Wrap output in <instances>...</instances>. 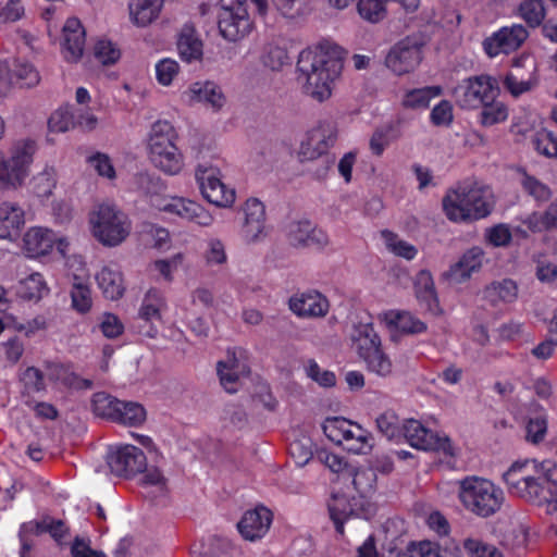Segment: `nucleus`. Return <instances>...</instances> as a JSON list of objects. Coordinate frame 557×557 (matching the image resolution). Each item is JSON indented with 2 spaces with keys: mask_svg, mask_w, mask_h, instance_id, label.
Returning <instances> with one entry per match:
<instances>
[{
  "mask_svg": "<svg viewBox=\"0 0 557 557\" xmlns=\"http://www.w3.org/2000/svg\"><path fill=\"white\" fill-rule=\"evenodd\" d=\"M287 61L288 54L284 48L275 44L265 45L261 55V62L265 67H269L272 71H278L287 63Z\"/></svg>",
  "mask_w": 557,
  "mask_h": 557,
  "instance_id": "nucleus-51",
  "label": "nucleus"
},
{
  "mask_svg": "<svg viewBox=\"0 0 557 557\" xmlns=\"http://www.w3.org/2000/svg\"><path fill=\"white\" fill-rule=\"evenodd\" d=\"M99 288L106 298L116 300L124 294L122 273L112 267H103L96 276Z\"/></svg>",
  "mask_w": 557,
  "mask_h": 557,
  "instance_id": "nucleus-30",
  "label": "nucleus"
},
{
  "mask_svg": "<svg viewBox=\"0 0 557 557\" xmlns=\"http://www.w3.org/2000/svg\"><path fill=\"white\" fill-rule=\"evenodd\" d=\"M463 548L470 557H503L495 546L475 539H466Z\"/></svg>",
  "mask_w": 557,
  "mask_h": 557,
  "instance_id": "nucleus-61",
  "label": "nucleus"
},
{
  "mask_svg": "<svg viewBox=\"0 0 557 557\" xmlns=\"http://www.w3.org/2000/svg\"><path fill=\"white\" fill-rule=\"evenodd\" d=\"M187 95L190 102L203 103L213 110H220L225 102L220 87L212 82H197L191 84Z\"/></svg>",
  "mask_w": 557,
  "mask_h": 557,
  "instance_id": "nucleus-25",
  "label": "nucleus"
},
{
  "mask_svg": "<svg viewBox=\"0 0 557 557\" xmlns=\"http://www.w3.org/2000/svg\"><path fill=\"white\" fill-rule=\"evenodd\" d=\"M122 400L104 392L92 396V411L96 416L115 422Z\"/></svg>",
  "mask_w": 557,
  "mask_h": 557,
  "instance_id": "nucleus-35",
  "label": "nucleus"
},
{
  "mask_svg": "<svg viewBox=\"0 0 557 557\" xmlns=\"http://www.w3.org/2000/svg\"><path fill=\"white\" fill-rule=\"evenodd\" d=\"M238 368L239 363L234 356L227 362H218V374L221 385L230 394L237 392Z\"/></svg>",
  "mask_w": 557,
  "mask_h": 557,
  "instance_id": "nucleus-43",
  "label": "nucleus"
},
{
  "mask_svg": "<svg viewBox=\"0 0 557 557\" xmlns=\"http://www.w3.org/2000/svg\"><path fill=\"white\" fill-rule=\"evenodd\" d=\"M196 180L203 198L216 207H231L235 201V190L221 181L220 171L212 166L198 165Z\"/></svg>",
  "mask_w": 557,
  "mask_h": 557,
  "instance_id": "nucleus-12",
  "label": "nucleus"
},
{
  "mask_svg": "<svg viewBox=\"0 0 557 557\" xmlns=\"http://www.w3.org/2000/svg\"><path fill=\"white\" fill-rule=\"evenodd\" d=\"M162 0H132L128 4L131 21L138 27L151 24L160 14Z\"/></svg>",
  "mask_w": 557,
  "mask_h": 557,
  "instance_id": "nucleus-29",
  "label": "nucleus"
},
{
  "mask_svg": "<svg viewBox=\"0 0 557 557\" xmlns=\"http://www.w3.org/2000/svg\"><path fill=\"white\" fill-rule=\"evenodd\" d=\"M85 29L76 17L67 18L63 26V52L69 62H77L82 57L86 41Z\"/></svg>",
  "mask_w": 557,
  "mask_h": 557,
  "instance_id": "nucleus-21",
  "label": "nucleus"
},
{
  "mask_svg": "<svg viewBox=\"0 0 557 557\" xmlns=\"http://www.w3.org/2000/svg\"><path fill=\"white\" fill-rule=\"evenodd\" d=\"M484 255V250L481 247H471L456 263L450 265V268L443 273V278L453 284L466 282L470 278L472 273L481 269Z\"/></svg>",
  "mask_w": 557,
  "mask_h": 557,
  "instance_id": "nucleus-18",
  "label": "nucleus"
},
{
  "mask_svg": "<svg viewBox=\"0 0 557 557\" xmlns=\"http://www.w3.org/2000/svg\"><path fill=\"white\" fill-rule=\"evenodd\" d=\"M442 94L440 86H428L423 88L411 89L407 91L403 99V106L407 109H425L429 107L432 98Z\"/></svg>",
  "mask_w": 557,
  "mask_h": 557,
  "instance_id": "nucleus-37",
  "label": "nucleus"
},
{
  "mask_svg": "<svg viewBox=\"0 0 557 557\" xmlns=\"http://www.w3.org/2000/svg\"><path fill=\"white\" fill-rule=\"evenodd\" d=\"M327 507L336 532L343 535L345 521L355 515L350 499L344 494H334Z\"/></svg>",
  "mask_w": 557,
  "mask_h": 557,
  "instance_id": "nucleus-33",
  "label": "nucleus"
},
{
  "mask_svg": "<svg viewBox=\"0 0 557 557\" xmlns=\"http://www.w3.org/2000/svg\"><path fill=\"white\" fill-rule=\"evenodd\" d=\"M289 309L299 318H322L330 309L329 300L317 290L293 295L288 300Z\"/></svg>",
  "mask_w": 557,
  "mask_h": 557,
  "instance_id": "nucleus-17",
  "label": "nucleus"
},
{
  "mask_svg": "<svg viewBox=\"0 0 557 557\" xmlns=\"http://www.w3.org/2000/svg\"><path fill=\"white\" fill-rule=\"evenodd\" d=\"M401 431L413 448L440 451L449 457L455 455L449 437L435 434L418 420H406L401 425Z\"/></svg>",
  "mask_w": 557,
  "mask_h": 557,
  "instance_id": "nucleus-11",
  "label": "nucleus"
},
{
  "mask_svg": "<svg viewBox=\"0 0 557 557\" xmlns=\"http://www.w3.org/2000/svg\"><path fill=\"white\" fill-rule=\"evenodd\" d=\"M383 236L386 239V245L391 251H393L396 256L403 257L407 260H412L418 250L417 248L397 237V235L393 234L392 232H383Z\"/></svg>",
  "mask_w": 557,
  "mask_h": 557,
  "instance_id": "nucleus-56",
  "label": "nucleus"
},
{
  "mask_svg": "<svg viewBox=\"0 0 557 557\" xmlns=\"http://www.w3.org/2000/svg\"><path fill=\"white\" fill-rule=\"evenodd\" d=\"M399 137L393 124L377 127L370 137L369 147L371 152L381 157L391 143Z\"/></svg>",
  "mask_w": 557,
  "mask_h": 557,
  "instance_id": "nucleus-41",
  "label": "nucleus"
},
{
  "mask_svg": "<svg viewBox=\"0 0 557 557\" xmlns=\"http://www.w3.org/2000/svg\"><path fill=\"white\" fill-rule=\"evenodd\" d=\"M322 429L329 440L337 445H344L350 453L367 454L372 447L369 433L344 418H327Z\"/></svg>",
  "mask_w": 557,
  "mask_h": 557,
  "instance_id": "nucleus-8",
  "label": "nucleus"
},
{
  "mask_svg": "<svg viewBox=\"0 0 557 557\" xmlns=\"http://www.w3.org/2000/svg\"><path fill=\"white\" fill-rule=\"evenodd\" d=\"M57 237L54 233L44 227H33L24 236V247L28 256L37 258L45 256L52 249Z\"/></svg>",
  "mask_w": 557,
  "mask_h": 557,
  "instance_id": "nucleus-26",
  "label": "nucleus"
},
{
  "mask_svg": "<svg viewBox=\"0 0 557 557\" xmlns=\"http://www.w3.org/2000/svg\"><path fill=\"white\" fill-rule=\"evenodd\" d=\"M414 292L418 300L430 311L438 306L437 295L435 292L434 281L428 270H421L414 278Z\"/></svg>",
  "mask_w": 557,
  "mask_h": 557,
  "instance_id": "nucleus-32",
  "label": "nucleus"
},
{
  "mask_svg": "<svg viewBox=\"0 0 557 557\" xmlns=\"http://www.w3.org/2000/svg\"><path fill=\"white\" fill-rule=\"evenodd\" d=\"M72 308L79 313H86L92 306L91 290L81 277L74 276L70 292Z\"/></svg>",
  "mask_w": 557,
  "mask_h": 557,
  "instance_id": "nucleus-39",
  "label": "nucleus"
},
{
  "mask_svg": "<svg viewBox=\"0 0 557 557\" xmlns=\"http://www.w3.org/2000/svg\"><path fill=\"white\" fill-rule=\"evenodd\" d=\"M521 186L537 202H546L553 196L552 189L546 184L525 172L522 174Z\"/></svg>",
  "mask_w": 557,
  "mask_h": 557,
  "instance_id": "nucleus-46",
  "label": "nucleus"
},
{
  "mask_svg": "<svg viewBox=\"0 0 557 557\" xmlns=\"http://www.w3.org/2000/svg\"><path fill=\"white\" fill-rule=\"evenodd\" d=\"M497 82L488 75L472 76L461 81L451 96L461 109H478L486 101L496 99Z\"/></svg>",
  "mask_w": 557,
  "mask_h": 557,
  "instance_id": "nucleus-9",
  "label": "nucleus"
},
{
  "mask_svg": "<svg viewBox=\"0 0 557 557\" xmlns=\"http://www.w3.org/2000/svg\"><path fill=\"white\" fill-rule=\"evenodd\" d=\"M480 108H482L480 114L481 124L484 126H492L494 124L504 122L508 116V109L502 101H486Z\"/></svg>",
  "mask_w": 557,
  "mask_h": 557,
  "instance_id": "nucleus-48",
  "label": "nucleus"
},
{
  "mask_svg": "<svg viewBox=\"0 0 557 557\" xmlns=\"http://www.w3.org/2000/svg\"><path fill=\"white\" fill-rule=\"evenodd\" d=\"M524 224L533 233L557 230V199L545 211L530 214Z\"/></svg>",
  "mask_w": 557,
  "mask_h": 557,
  "instance_id": "nucleus-34",
  "label": "nucleus"
},
{
  "mask_svg": "<svg viewBox=\"0 0 557 557\" xmlns=\"http://www.w3.org/2000/svg\"><path fill=\"white\" fill-rule=\"evenodd\" d=\"M247 0H220L218 27L221 36L232 42L246 37L252 29Z\"/></svg>",
  "mask_w": 557,
  "mask_h": 557,
  "instance_id": "nucleus-7",
  "label": "nucleus"
},
{
  "mask_svg": "<svg viewBox=\"0 0 557 557\" xmlns=\"http://www.w3.org/2000/svg\"><path fill=\"white\" fill-rule=\"evenodd\" d=\"M385 0H359L357 3L360 16L370 22L377 23L386 15Z\"/></svg>",
  "mask_w": 557,
  "mask_h": 557,
  "instance_id": "nucleus-50",
  "label": "nucleus"
},
{
  "mask_svg": "<svg viewBox=\"0 0 557 557\" xmlns=\"http://www.w3.org/2000/svg\"><path fill=\"white\" fill-rule=\"evenodd\" d=\"M529 37L528 29L522 24L504 26L486 37L482 47L490 58L502 53L509 54L518 50Z\"/></svg>",
  "mask_w": 557,
  "mask_h": 557,
  "instance_id": "nucleus-13",
  "label": "nucleus"
},
{
  "mask_svg": "<svg viewBox=\"0 0 557 557\" xmlns=\"http://www.w3.org/2000/svg\"><path fill=\"white\" fill-rule=\"evenodd\" d=\"M137 188L146 196L159 195L164 191L165 186L160 177L149 174L139 173L135 177Z\"/></svg>",
  "mask_w": 557,
  "mask_h": 557,
  "instance_id": "nucleus-60",
  "label": "nucleus"
},
{
  "mask_svg": "<svg viewBox=\"0 0 557 557\" xmlns=\"http://www.w3.org/2000/svg\"><path fill=\"white\" fill-rule=\"evenodd\" d=\"M335 143V135L332 131L315 128L308 133L299 149L300 162L317 161L321 156L327 153V149Z\"/></svg>",
  "mask_w": 557,
  "mask_h": 557,
  "instance_id": "nucleus-20",
  "label": "nucleus"
},
{
  "mask_svg": "<svg viewBox=\"0 0 557 557\" xmlns=\"http://www.w3.org/2000/svg\"><path fill=\"white\" fill-rule=\"evenodd\" d=\"M242 236L247 244L261 242L265 236V207L256 198L248 199L243 208Z\"/></svg>",
  "mask_w": 557,
  "mask_h": 557,
  "instance_id": "nucleus-16",
  "label": "nucleus"
},
{
  "mask_svg": "<svg viewBox=\"0 0 557 557\" xmlns=\"http://www.w3.org/2000/svg\"><path fill=\"white\" fill-rule=\"evenodd\" d=\"M376 425L380 432L388 440L396 438L401 431L398 417L391 411H386L376 418Z\"/></svg>",
  "mask_w": 557,
  "mask_h": 557,
  "instance_id": "nucleus-63",
  "label": "nucleus"
},
{
  "mask_svg": "<svg viewBox=\"0 0 557 557\" xmlns=\"http://www.w3.org/2000/svg\"><path fill=\"white\" fill-rule=\"evenodd\" d=\"M519 12L530 27H536L545 17L543 0H523L520 3Z\"/></svg>",
  "mask_w": 557,
  "mask_h": 557,
  "instance_id": "nucleus-49",
  "label": "nucleus"
},
{
  "mask_svg": "<svg viewBox=\"0 0 557 557\" xmlns=\"http://www.w3.org/2000/svg\"><path fill=\"white\" fill-rule=\"evenodd\" d=\"M288 451L295 463L304 467L313 457V442L308 436H301L289 444Z\"/></svg>",
  "mask_w": 557,
  "mask_h": 557,
  "instance_id": "nucleus-47",
  "label": "nucleus"
},
{
  "mask_svg": "<svg viewBox=\"0 0 557 557\" xmlns=\"http://www.w3.org/2000/svg\"><path fill=\"white\" fill-rule=\"evenodd\" d=\"M13 77L21 87L32 88L39 84L40 76L33 64L17 61L13 69Z\"/></svg>",
  "mask_w": 557,
  "mask_h": 557,
  "instance_id": "nucleus-52",
  "label": "nucleus"
},
{
  "mask_svg": "<svg viewBox=\"0 0 557 557\" xmlns=\"http://www.w3.org/2000/svg\"><path fill=\"white\" fill-rule=\"evenodd\" d=\"M205 552H199V555H209L210 557H234L236 550L231 543L222 537H212L209 540L208 545H201Z\"/></svg>",
  "mask_w": 557,
  "mask_h": 557,
  "instance_id": "nucleus-58",
  "label": "nucleus"
},
{
  "mask_svg": "<svg viewBox=\"0 0 557 557\" xmlns=\"http://www.w3.org/2000/svg\"><path fill=\"white\" fill-rule=\"evenodd\" d=\"M92 235L104 246L114 247L126 239L131 222L114 205L102 203L90 216Z\"/></svg>",
  "mask_w": 557,
  "mask_h": 557,
  "instance_id": "nucleus-5",
  "label": "nucleus"
},
{
  "mask_svg": "<svg viewBox=\"0 0 557 557\" xmlns=\"http://www.w3.org/2000/svg\"><path fill=\"white\" fill-rule=\"evenodd\" d=\"M205 260L209 267L222 265L227 261L225 246L220 239H210L205 251Z\"/></svg>",
  "mask_w": 557,
  "mask_h": 557,
  "instance_id": "nucleus-64",
  "label": "nucleus"
},
{
  "mask_svg": "<svg viewBox=\"0 0 557 557\" xmlns=\"http://www.w3.org/2000/svg\"><path fill=\"white\" fill-rule=\"evenodd\" d=\"M347 475L351 476L352 485L361 495H368L375 488L376 473L372 468H350L347 469Z\"/></svg>",
  "mask_w": 557,
  "mask_h": 557,
  "instance_id": "nucleus-42",
  "label": "nucleus"
},
{
  "mask_svg": "<svg viewBox=\"0 0 557 557\" xmlns=\"http://www.w3.org/2000/svg\"><path fill=\"white\" fill-rule=\"evenodd\" d=\"M535 150L548 158H557V135L552 132H541L532 139Z\"/></svg>",
  "mask_w": 557,
  "mask_h": 557,
  "instance_id": "nucleus-57",
  "label": "nucleus"
},
{
  "mask_svg": "<svg viewBox=\"0 0 557 557\" xmlns=\"http://www.w3.org/2000/svg\"><path fill=\"white\" fill-rule=\"evenodd\" d=\"M306 374L323 387H332L336 384L335 374L332 371L322 370L313 359L308 360Z\"/></svg>",
  "mask_w": 557,
  "mask_h": 557,
  "instance_id": "nucleus-62",
  "label": "nucleus"
},
{
  "mask_svg": "<svg viewBox=\"0 0 557 557\" xmlns=\"http://www.w3.org/2000/svg\"><path fill=\"white\" fill-rule=\"evenodd\" d=\"M518 290V285L513 280L502 278L484 286L482 299L493 308H502L517 300Z\"/></svg>",
  "mask_w": 557,
  "mask_h": 557,
  "instance_id": "nucleus-22",
  "label": "nucleus"
},
{
  "mask_svg": "<svg viewBox=\"0 0 557 557\" xmlns=\"http://www.w3.org/2000/svg\"><path fill=\"white\" fill-rule=\"evenodd\" d=\"M286 234L294 247L322 249L330 244L327 234L308 220L290 222Z\"/></svg>",
  "mask_w": 557,
  "mask_h": 557,
  "instance_id": "nucleus-15",
  "label": "nucleus"
},
{
  "mask_svg": "<svg viewBox=\"0 0 557 557\" xmlns=\"http://www.w3.org/2000/svg\"><path fill=\"white\" fill-rule=\"evenodd\" d=\"M350 339L361 360L382 348L381 337L375 332L372 323L354 325Z\"/></svg>",
  "mask_w": 557,
  "mask_h": 557,
  "instance_id": "nucleus-24",
  "label": "nucleus"
},
{
  "mask_svg": "<svg viewBox=\"0 0 557 557\" xmlns=\"http://www.w3.org/2000/svg\"><path fill=\"white\" fill-rule=\"evenodd\" d=\"M177 51L182 60L193 62L202 57V41L197 35L195 27L185 24L177 38Z\"/></svg>",
  "mask_w": 557,
  "mask_h": 557,
  "instance_id": "nucleus-27",
  "label": "nucleus"
},
{
  "mask_svg": "<svg viewBox=\"0 0 557 557\" xmlns=\"http://www.w3.org/2000/svg\"><path fill=\"white\" fill-rule=\"evenodd\" d=\"M409 543L404 534L391 533L387 530L382 549L386 557H412Z\"/></svg>",
  "mask_w": 557,
  "mask_h": 557,
  "instance_id": "nucleus-44",
  "label": "nucleus"
},
{
  "mask_svg": "<svg viewBox=\"0 0 557 557\" xmlns=\"http://www.w3.org/2000/svg\"><path fill=\"white\" fill-rule=\"evenodd\" d=\"M34 188L36 193L41 197H48L51 195L53 187L55 186V170L53 166H46L40 173H38L34 180Z\"/></svg>",
  "mask_w": 557,
  "mask_h": 557,
  "instance_id": "nucleus-59",
  "label": "nucleus"
},
{
  "mask_svg": "<svg viewBox=\"0 0 557 557\" xmlns=\"http://www.w3.org/2000/svg\"><path fill=\"white\" fill-rule=\"evenodd\" d=\"M94 55L101 64L111 65L119 61L121 52L112 41L99 39L94 46Z\"/></svg>",
  "mask_w": 557,
  "mask_h": 557,
  "instance_id": "nucleus-55",
  "label": "nucleus"
},
{
  "mask_svg": "<svg viewBox=\"0 0 557 557\" xmlns=\"http://www.w3.org/2000/svg\"><path fill=\"white\" fill-rule=\"evenodd\" d=\"M163 210L201 226H209L213 221L212 215L202 206L184 198L171 199L164 205Z\"/></svg>",
  "mask_w": 557,
  "mask_h": 557,
  "instance_id": "nucleus-23",
  "label": "nucleus"
},
{
  "mask_svg": "<svg viewBox=\"0 0 557 557\" xmlns=\"http://www.w3.org/2000/svg\"><path fill=\"white\" fill-rule=\"evenodd\" d=\"M458 496L468 511L481 518L498 512L505 502V494L499 486L475 475L459 481Z\"/></svg>",
  "mask_w": 557,
  "mask_h": 557,
  "instance_id": "nucleus-3",
  "label": "nucleus"
},
{
  "mask_svg": "<svg viewBox=\"0 0 557 557\" xmlns=\"http://www.w3.org/2000/svg\"><path fill=\"white\" fill-rule=\"evenodd\" d=\"M178 138L174 126L165 120L153 123L149 136V158L156 168L162 172L175 175L184 166V157L176 140Z\"/></svg>",
  "mask_w": 557,
  "mask_h": 557,
  "instance_id": "nucleus-4",
  "label": "nucleus"
},
{
  "mask_svg": "<svg viewBox=\"0 0 557 557\" xmlns=\"http://www.w3.org/2000/svg\"><path fill=\"white\" fill-rule=\"evenodd\" d=\"M24 211L16 203L3 202L0 206V237L13 238L24 225Z\"/></svg>",
  "mask_w": 557,
  "mask_h": 557,
  "instance_id": "nucleus-28",
  "label": "nucleus"
},
{
  "mask_svg": "<svg viewBox=\"0 0 557 557\" xmlns=\"http://www.w3.org/2000/svg\"><path fill=\"white\" fill-rule=\"evenodd\" d=\"M75 126V113L69 108H60L48 120L50 132L64 133Z\"/></svg>",
  "mask_w": 557,
  "mask_h": 557,
  "instance_id": "nucleus-54",
  "label": "nucleus"
},
{
  "mask_svg": "<svg viewBox=\"0 0 557 557\" xmlns=\"http://www.w3.org/2000/svg\"><path fill=\"white\" fill-rule=\"evenodd\" d=\"M34 152L33 141L15 144L8 154L0 152V188L15 189L23 184Z\"/></svg>",
  "mask_w": 557,
  "mask_h": 557,
  "instance_id": "nucleus-6",
  "label": "nucleus"
},
{
  "mask_svg": "<svg viewBox=\"0 0 557 557\" xmlns=\"http://www.w3.org/2000/svg\"><path fill=\"white\" fill-rule=\"evenodd\" d=\"M46 290L42 275L33 273L25 280L21 281L20 294L23 298L33 300L40 299Z\"/></svg>",
  "mask_w": 557,
  "mask_h": 557,
  "instance_id": "nucleus-53",
  "label": "nucleus"
},
{
  "mask_svg": "<svg viewBox=\"0 0 557 557\" xmlns=\"http://www.w3.org/2000/svg\"><path fill=\"white\" fill-rule=\"evenodd\" d=\"M145 420L146 410L140 404L122 400L115 421L116 423L127 426H139Z\"/></svg>",
  "mask_w": 557,
  "mask_h": 557,
  "instance_id": "nucleus-40",
  "label": "nucleus"
},
{
  "mask_svg": "<svg viewBox=\"0 0 557 557\" xmlns=\"http://www.w3.org/2000/svg\"><path fill=\"white\" fill-rule=\"evenodd\" d=\"M342 53L338 46L329 44L300 52L297 69L306 78L307 95L320 102L331 97L332 85L343 70Z\"/></svg>",
  "mask_w": 557,
  "mask_h": 557,
  "instance_id": "nucleus-1",
  "label": "nucleus"
},
{
  "mask_svg": "<svg viewBox=\"0 0 557 557\" xmlns=\"http://www.w3.org/2000/svg\"><path fill=\"white\" fill-rule=\"evenodd\" d=\"M362 361L367 371L379 377L388 379L394 374V363L383 348L368 355Z\"/></svg>",
  "mask_w": 557,
  "mask_h": 557,
  "instance_id": "nucleus-36",
  "label": "nucleus"
},
{
  "mask_svg": "<svg viewBox=\"0 0 557 557\" xmlns=\"http://www.w3.org/2000/svg\"><path fill=\"white\" fill-rule=\"evenodd\" d=\"M389 326L406 335H417L426 331V324L408 311H389L386 313Z\"/></svg>",
  "mask_w": 557,
  "mask_h": 557,
  "instance_id": "nucleus-31",
  "label": "nucleus"
},
{
  "mask_svg": "<svg viewBox=\"0 0 557 557\" xmlns=\"http://www.w3.org/2000/svg\"><path fill=\"white\" fill-rule=\"evenodd\" d=\"M534 73V66H532V71L530 72L529 78H523L518 73L510 72L508 73L504 78V87L513 96L519 97L524 92H528L532 90L536 84L537 81L533 76Z\"/></svg>",
  "mask_w": 557,
  "mask_h": 557,
  "instance_id": "nucleus-45",
  "label": "nucleus"
},
{
  "mask_svg": "<svg viewBox=\"0 0 557 557\" xmlns=\"http://www.w3.org/2000/svg\"><path fill=\"white\" fill-rule=\"evenodd\" d=\"M494 207L493 195L488 187L462 184L443 199V209L450 221L467 222L484 219Z\"/></svg>",
  "mask_w": 557,
  "mask_h": 557,
  "instance_id": "nucleus-2",
  "label": "nucleus"
},
{
  "mask_svg": "<svg viewBox=\"0 0 557 557\" xmlns=\"http://www.w3.org/2000/svg\"><path fill=\"white\" fill-rule=\"evenodd\" d=\"M108 465L115 475L129 478L146 470L147 458L140 448L124 445L109 454Z\"/></svg>",
  "mask_w": 557,
  "mask_h": 557,
  "instance_id": "nucleus-14",
  "label": "nucleus"
},
{
  "mask_svg": "<svg viewBox=\"0 0 557 557\" xmlns=\"http://www.w3.org/2000/svg\"><path fill=\"white\" fill-rule=\"evenodd\" d=\"M165 302L162 294L154 288L147 292L143 299L139 309V318L147 322L161 319V310L164 308Z\"/></svg>",
  "mask_w": 557,
  "mask_h": 557,
  "instance_id": "nucleus-38",
  "label": "nucleus"
},
{
  "mask_svg": "<svg viewBox=\"0 0 557 557\" xmlns=\"http://www.w3.org/2000/svg\"><path fill=\"white\" fill-rule=\"evenodd\" d=\"M271 523L272 512L268 508L259 506L247 510L237 523V528L245 540L256 541L267 534Z\"/></svg>",
  "mask_w": 557,
  "mask_h": 557,
  "instance_id": "nucleus-19",
  "label": "nucleus"
},
{
  "mask_svg": "<svg viewBox=\"0 0 557 557\" xmlns=\"http://www.w3.org/2000/svg\"><path fill=\"white\" fill-rule=\"evenodd\" d=\"M423 40L408 36L395 44L385 58V65L395 74L412 72L422 61Z\"/></svg>",
  "mask_w": 557,
  "mask_h": 557,
  "instance_id": "nucleus-10",
  "label": "nucleus"
}]
</instances>
